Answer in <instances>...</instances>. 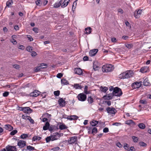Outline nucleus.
<instances>
[{"label":"nucleus","instance_id":"nucleus-36","mask_svg":"<svg viewBox=\"0 0 151 151\" xmlns=\"http://www.w3.org/2000/svg\"><path fill=\"white\" fill-rule=\"evenodd\" d=\"M126 124L128 125H130V124H134V123L133 120H129L126 121Z\"/></svg>","mask_w":151,"mask_h":151},{"label":"nucleus","instance_id":"nucleus-5","mask_svg":"<svg viewBox=\"0 0 151 151\" xmlns=\"http://www.w3.org/2000/svg\"><path fill=\"white\" fill-rule=\"evenodd\" d=\"M86 96L83 93H80L78 94L77 97L79 101H83L86 100Z\"/></svg>","mask_w":151,"mask_h":151},{"label":"nucleus","instance_id":"nucleus-4","mask_svg":"<svg viewBox=\"0 0 151 151\" xmlns=\"http://www.w3.org/2000/svg\"><path fill=\"white\" fill-rule=\"evenodd\" d=\"M122 94L121 90L119 88L116 87L114 88L113 89L112 93V95L114 96H120Z\"/></svg>","mask_w":151,"mask_h":151},{"label":"nucleus","instance_id":"nucleus-60","mask_svg":"<svg viewBox=\"0 0 151 151\" xmlns=\"http://www.w3.org/2000/svg\"><path fill=\"white\" fill-rule=\"evenodd\" d=\"M113 96V95L112 96V95H108L106 96L107 97L106 98L107 99H108V100L111 99H112V96Z\"/></svg>","mask_w":151,"mask_h":151},{"label":"nucleus","instance_id":"nucleus-61","mask_svg":"<svg viewBox=\"0 0 151 151\" xmlns=\"http://www.w3.org/2000/svg\"><path fill=\"white\" fill-rule=\"evenodd\" d=\"M11 42L14 45H16L17 44V42L16 40H14V39H12V40L11 41Z\"/></svg>","mask_w":151,"mask_h":151},{"label":"nucleus","instance_id":"nucleus-55","mask_svg":"<svg viewBox=\"0 0 151 151\" xmlns=\"http://www.w3.org/2000/svg\"><path fill=\"white\" fill-rule=\"evenodd\" d=\"M88 86H85L84 88V92L85 93L87 94L88 93L87 91Z\"/></svg>","mask_w":151,"mask_h":151},{"label":"nucleus","instance_id":"nucleus-25","mask_svg":"<svg viewBox=\"0 0 151 151\" xmlns=\"http://www.w3.org/2000/svg\"><path fill=\"white\" fill-rule=\"evenodd\" d=\"M25 150H28L30 151L32 150H36L35 149L34 147L30 145H29L27 146V148L25 149Z\"/></svg>","mask_w":151,"mask_h":151},{"label":"nucleus","instance_id":"nucleus-24","mask_svg":"<svg viewBox=\"0 0 151 151\" xmlns=\"http://www.w3.org/2000/svg\"><path fill=\"white\" fill-rule=\"evenodd\" d=\"M56 129V127L55 125H50L48 130L50 132L54 131Z\"/></svg>","mask_w":151,"mask_h":151},{"label":"nucleus","instance_id":"nucleus-23","mask_svg":"<svg viewBox=\"0 0 151 151\" xmlns=\"http://www.w3.org/2000/svg\"><path fill=\"white\" fill-rule=\"evenodd\" d=\"M78 118V116H77L74 115L68 116L67 117V119L70 120L77 119Z\"/></svg>","mask_w":151,"mask_h":151},{"label":"nucleus","instance_id":"nucleus-22","mask_svg":"<svg viewBox=\"0 0 151 151\" xmlns=\"http://www.w3.org/2000/svg\"><path fill=\"white\" fill-rule=\"evenodd\" d=\"M50 124L48 122H46L45 125L43 127V129L44 130H46L48 129L50 127Z\"/></svg>","mask_w":151,"mask_h":151},{"label":"nucleus","instance_id":"nucleus-20","mask_svg":"<svg viewBox=\"0 0 151 151\" xmlns=\"http://www.w3.org/2000/svg\"><path fill=\"white\" fill-rule=\"evenodd\" d=\"M70 1V0H65L61 4V7L64 8L66 6Z\"/></svg>","mask_w":151,"mask_h":151},{"label":"nucleus","instance_id":"nucleus-47","mask_svg":"<svg viewBox=\"0 0 151 151\" xmlns=\"http://www.w3.org/2000/svg\"><path fill=\"white\" fill-rule=\"evenodd\" d=\"M40 67L41 69L45 68H46L47 65L46 64H44V63H41L40 65Z\"/></svg>","mask_w":151,"mask_h":151},{"label":"nucleus","instance_id":"nucleus-44","mask_svg":"<svg viewBox=\"0 0 151 151\" xmlns=\"http://www.w3.org/2000/svg\"><path fill=\"white\" fill-rule=\"evenodd\" d=\"M132 139L133 142H137L138 139V138L135 136H132Z\"/></svg>","mask_w":151,"mask_h":151},{"label":"nucleus","instance_id":"nucleus-48","mask_svg":"<svg viewBox=\"0 0 151 151\" xmlns=\"http://www.w3.org/2000/svg\"><path fill=\"white\" fill-rule=\"evenodd\" d=\"M27 119L32 124H34V121L30 116H27Z\"/></svg>","mask_w":151,"mask_h":151},{"label":"nucleus","instance_id":"nucleus-13","mask_svg":"<svg viewBox=\"0 0 151 151\" xmlns=\"http://www.w3.org/2000/svg\"><path fill=\"white\" fill-rule=\"evenodd\" d=\"M77 140V137H71L68 140V142L70 144H72L75 143Z\"/></svg>","mask_w":151,"mask_h":151},{"label":"nucleus","instance_id":"nucleus-53","mask_svg":"<svg viewBox=\"0 0 151 151\" xmlns=\"http://www.w3.org/2000/svg\"><path fill=\"white\" fill-rule=\"evenodd\" d=\"M27 50L28 51H30L32 50V47L30 46H28L26 48Z\"/></svg>","mask_w":151,"mask_h":151},{"label":"nucleus","instance_id":"nucleus-51","mask_svg":"<svg viewBox=\"0 0 151 151\" xmlns=\"http://www.w3.org/2000/svg\"><path fill=\"white\" fill-rule=\"evenodd\" d=\"M60 148L59 147H55L52 148L51 150H53V151H57L59 150Z\"/></svg>","mask_w":151,"mask_h":151},{"label":"nucleus","instance_id":"nucleus-41","mask_svg":"<svg viewBox=\"0 0 151 151\" xmlns=\"http://www.w3.org/2000/svg\"><path fill=\"white\" fill-rule=\"evenodd\" d=\"M77 1V0H76V1H74L73 3L72 7V10L73 11H74L76 8V6L77 5V3L76 2Z\"/></svg>","mask_w":151,"mask_h":151},{"label":"nucleus","instance_id":"nucleus-62","mask_svg":"<svg viewBox=\"0 0 151 151\" xmlns=\"http://www.w3.org/2000/svg\"><path fill=\"white\" fill-rule=\"evenodd\" d=\"M31 55L32 56H35L37 55V53L35 51H32Z\"/></svg>","mask_w":151,"mask_h":151},{"label":"nucleus","instance_id":"nucleus-45","mask_svg":"<svg viewBox=\"0 0 151 151\" xmlns=\"http://www.w3.org/2000/svg\"><path fill=\"white\" fill-rule=\"evenodd\" d=\"M139 145L143 147H145L146 146V144L143 142H139Z\"/></svg>","mask_w":151,"mask_h":151},{"label":"nucleus","instance_id":"nucleus-17","mask_svg":"<svg viewBox=\"0 0 151 151\" xmlns=\"http://www.w3.org/2000/svg\"><path fill=\"white\" fill-rule=\"evenodd\" d=\"M74 71L75 73L79 75H81L83 73V71L80 68H75Z\"/></svg>","mask_w":151,"mask_h":151},{"label":"nucleus","instance_id":"nucleus-2","mask_svg":"<svg viewBox=\"0 0 151 151\" xmlns=\"http://www.w3.org/2000/svg\"><path fill=\"white\" fill-rule=\"evenodd\" d=\"M133 74V72L132 70H129L120 74L119 77L122 79L128 78L132 77Z\"/></svg>","mask_w":151,"mask_h":151},{"label":"nucleus","instance_id":"nucleus-34","mask_svg":"<svg viewBox=\"0 0 151 151\" xmlns=\"http://www.w3.org/2000/svg\"><path fill=\"white\" fill-rule=\"evenodd\" d=\"M87 101L90 104H91L93 102V99L91 96L88 97Z\"/></svg>","mask_w":151,"mask_h":151},{"label":"nucleus","instance_id":"nucleus-35","mask_svg":"<svg viewBox=\"0 0 151 151\" xmlns=\"http://www.w3.org/2000/svg\"><path fill=\"white\" fill-rule=\"evenodd\" d=\"M61 83L64 85H67L68 84V82L65 79H62L61 80Z\"/></svg>","mask_w":151,"mask_h":151},{"label":"nucleus","instance_id":"nucleus-8","mask_svg":"<svg viewBox=\"0 0 151 151\" xmlns=\"http://www.w3.org/2000/svg\"><path fill=\"white\" fill-rule=\"evenodd\" d=\"M40 92L39 91L35 90L32 92L30 93L29 95L31 97H37L40 95Z\"/></svg>","mask_w":151,"mask_h":151},{"label":"nucleus","instance_id":"nucleus-49","mask_svg":"<svg viewBox=\"0 0 151 151\" xmlns=\"http://www.w3.org/2000/svg\"><path fill=\"white\" fill-rule=\"evenodd\" d=\"M93 69L95 70H98L99 68V66L96 65L94 63H93Z\"/></svg>","mask_w":151,"mask_h":151},{"label":"nucleus","instance_id":"nucleus-59","mask_svg":"<svg viewBox=\"0 0 151 151\" xmlns=\"http://www.w3.org/2000/svg\"><path fill=\"white\" fill-rule=\"evenodd\" d=\"M27 37L30 41H32L33 40V39L32 38V37L30 35H27Z\"/></svg>","mask_w":151,"mask_h":151},{"label":"nucleus","instance_id":"nucleus-63","mask_svg":"<svg viewBox=\"0 0 151 151\" xmlns=\"http://www.w3.org/2000/svg\"><path fill=\"white\" fill-rule=\"evenodd\" d=\"M14 29L16 30V31H17L19 30V27L18 25H16L14 27Z\"/></svg>","mask_w":151,"mask_h":151},{"label":"nucleus","instance_id":"nucleus-40","mask_svg":"<svg viewBox=\"0 0 151 151\" xmlns=\"http://www.w3.org/2000/svg\"><path fill=\"white\" fill-rule=\"evenodd\" d=\"M101 91L103 92H106L108 90V88L107 87H102V86H101Z\"/></svg>","mask_w":151,"mask_h":151},{"label":"nucleus","instance_id":"nucleus-14","mask_svg":"<svg viewBox=\"0 0 151 151\" xmlns=\"http://www.w3.org/2000/svg\"><path fill=\"white\" fill-rule=\"evenodd\" d=\"M98 50L97 49H93L90 50L89 54L90 56H94L97 52Z\"/></svg>","mask_w":151,"mask_h":151},{"label":"nucleus","instance_id":"nucleus-7","mask_svg":"<svg viewBox=\"0 0 151 151\" xmlns=\"http://www.w3.org/2000/svg\"><path fill=\"white\" fill-rule=\"evenodd\" d=\"M106 110L108 113L114 114L116 112V110L113 108L108 107L106 108Z\"/></svg>","mask_w":151,"mask_h":151},{"label":"nucleus","instance_id":"nucleus-21","mask_svg":"<svg viewBox=\"0 0 151 151\" xmlns=\"http://www.w3.org/2000/svg\"><path fill=\"white\" fill-rule=\"evenodd\" d=\"M72 86L76 89H81L82 88L81 86L77 83L74 84V85H72Z\"/></svg>","mask_w":151,"mask_h":151},{"label":"nucleus","instance_id":"nucleus-6","mask_svg":"<svg viewBox=\"0 0 151 151\" xmlns=\"http://www.w3.org/2000/svg\"><path fill=\"white\" fill-rule=\"evenodd\" d=\"M142 81L134 82L132 84V86L133 89L138 88L141 87L142 85Z\"/></svg>","mask_w":151,"mask_h":151},{"label":"nucleus","instance_id":"nucleus-26","mask_svg":"<svg viewBox=\"0 0 151 151\" xmlns=\"http://www.w3.org/2000/svg\"><path fill=\"white\" fill-rule=\"evenodd\" d=\"M13 3L12 0H9L6 3V6L8 7H10Z\"/></svg>","mask_w":151,"mask_h":151},{"label":"nucleus","instance_id":"nucleus-29","mask_svg":"<svg viewBox=\"0 0 151 151\" xmlns=\"http://www.w3.org/2000/svg\"><path fill=\"white\" fill-rule=\"evenodd\" d=\"M125 46L129 49H130L133 47V45L131 44L125 43Z\"/></svg>","mask_w":151,"mask_h":151},{"label":"nucleus","instance_id":"nucleus-11","mask_svg":"<svg viewBox=\"0 0 151 151\" xmlns=\"http://www.w3.org/2000/svg\"><path fill=\"white\" fill-rule=\"evenodd\" d=\"M18 145L20 148L24 147L26 145V142L24 140H20L18 143Z\"/></svg>","mask_w":151,"mask_h":151},{"label":"nucleus","instance_id":"nucleus-19","mask_svg":"<svg viewBox=\"0 0 151 151\" xmlns=\"http://www.w3.org/2000/svg\"><path fill=\"white\" fill-rule=\"evenodd\" d=\"M4 128L6 130H8L9 131L12 130L13 128V127L9 124H6L5 125Z\"/></svg>","mask_w":151,"mask_h":151},{"label":"nucleus","instance_id":"nucleus-18","mask_svg":"<svg viewBox=\"0 0 151 151\" xmlns=\"http://www.w3.org/2000/svg\"><path fill=\"white\" fill-rule=\"evenodd\" d=\"M62 2V0H60L58 2H56L54 4V7L55 8H58L61 5Z\"/></svg>","mask_w":151,"mask_h":151},{"label":"nucleus","instance_id":"nucleus-10","mask_svg":"<svg viewBox=\"0 0 151 151\" xmlns=\"http://www.w3.org/2000/svg\"><path fill=\"white\" fill-rule=\"evenodd\" d=\"M142 12V10L139 9L136 10L134 12V16L136 18H139Z\"/></svg>","mask_w":151,"mask_h":151},{"label":"nucleus","instance_id":"nucleus-39","mask_svg":"<svg viewBox=\"0 0 151 151\" xmlns=\"http://www.w3.org/2000/svg\"><path fill=\"white\" fill-rule=\"evenodd\" d=\"M28 137V135L26 134H22L20 136V137L23 139H25L27 137Z\"/></svg>","mask_w":151,"mask_h":151},{"label":"nucleus","instance_id":"nucleus-3","mask_svg":"<svg viewBox=\"0 0 151 151\" xmlns=\"http://www.w3.org/2000/svg\"><path fill=\"white\" fill-rule=\"evenodd\" d=\"M102 71L104 72H109L112 71L114 69L113 65L110 64H107L103 65L102 67Z\"/></svg>","mask_w":151,"mask_h":151},{"label":"nucleus","instance_id":"nucleus-33","mask_svg":"<svg viewBox=\"0 0 151 151\" xmlns=\"http://www.w3.org/2000/svg\"><path fill=\"white\" fill-rule=\"evenodd\" d=\"M97 132V129L95 127H94L92 129L91 133L93 135H94Z\"/></svg>","mask_w":151,"mask_h":151},{"label":"nucleus","instance_id":"nucleus-43","mask_svg":"<svg viewBox=\"0 0 151 151\" xmlns=\"http://www.w3.org/2000/svg\"><path fill=\"white\" fill-rule=\"evenodd\" d=\"M35 3L37 5L41 6L42 4V1L40 0H37L36 2Z\"/></svg>","mask_w":151,"mask_h":151},{"label":"nucleus","instance_id":"nucleus-27","mask_svg":"<svg viewBox=\"0 0 151 151\" xmlns=\"http://www.w3.org/2000/svg\"><path fill=\"white\" fill-rule=\"evenodd\" d=\"M85 33L87 34H90L91 32V28L90 27L86 28L85 29Z\"/></svg>","mask_w":151,"mask_h":151},{"label":"nucleus","instance_id":"nucleus-52","mask_svg":"<svg viewBox=\"0 0 151 151\" xmlns=\"http://www.w3.org/2000/svg\"><path fill=\"white\" fill-rule=\"evenodd\" d=\"M9 94L8 92L6 91L3 94V96L4 97H7Z\"/></svg>","mask_w":151,"mask_h":151},{"label":"nucleus","instance_id":"nucleus-57","mask_svg":"<svg viewBox=\"0 0 151 151\" xmlns=\"http://www.w3.org/2000/svg\"><path fill=\"white\" fill-rule=\"evenodd\" d=\"M109 129L107 127H105L103 131L104 132L106 133L109 132Z\"/></svg>","mask_w":151,"mask_h":151},{"label":"nucleus","instance_id":"nucleus-1","mask_svg":"<svg viewBox=\"0 0 151 151\" xmlns=\"http://www.w3.org/2000/svg\"><path fill=\"white\" fill-rule=\"evenodd\" d=\"M63 134L56 132L54 135L47 137L45 140L47 142H49L50 141H54L58 139L60 137L63 136Z\"/></svg>","mask_w":151,"mask_h":151},{"label":"nucleus","instance_id":"nucleus-46","mask_svg":"<svg viewBox=\"0 0 151 151\" xmlns=\"http://www.w3.org/2000/svg\"><path fill=\"white\" fill-rule=\"evenodd\" d=\"M60 91H59L58 90L57 91H54V95L56 96H58L60 95Z\"/></svg>","mask_w":151,"mask_h":151},{"label":"nucleus","instance_id":"nucleus-37","mask_svg":"<svg viewBox=\"0 0 151 151\" xmlns=\"http://www.w3.org/2000/svg\"><path fill=\"white\" fill-rule=\"evenodd\" d=\"M31 84L30 83H28L26 84H24L22 86V88H29L31 87Z\"/></svg>","mask_w":151,"mask_h":151},{"label":"nucleus","instance_id":"nucleus-50","mask_svg":"<svg viewBox=\"0 0 151 151\" xmlns=\"http://www.w3.org/2000/svg\"><path fill=\"white\" fill-rule=\"evenodd\" d=\"M17 130H14L10 132V134L11 135H14L15 134L17 133Z\"/></svg>","mask_w":151,"mask_h":151},{"label":"nucleus","instance_id":"nucleus-30","mask_svg":"<svg viewBox=\"0 0 151 151\" xmlns=\"http://www.w3.org/2000/svg\"><path fill=\"white\" fill-rule=\"evenodd\" d=\"M68 127L66 126L65 124H63L60 125L59 126V129L60 130H63L64 129H66Z\"/></svg>","mask_w":151,"mask_h":151},{"label":"nucleus","instance_id":"nucleus-16","mask_svg":"<svg viewBox=\"0 0 151 151\" xmlns=\"http://www.w3.org/2000/svg\"><path fill=\"white\" fill-rule=\"evenodd\" d=\"M148 70V67L147 66H145L142 68L140 69V72L142 73H144L147 72Z\"/></svg>","mask_w":151,"mask_h":151},{"label":"nucleus","instance_id":"nucleus-38","mask_svg":"<svg viewBox=\"0 0 151 151\" xmlns=\"http://www.w3.org/2000/svg\"><path fill=\"white\" fill-rule=\"evenodd\" d=\"M138 126L139 128L142 129H144L145 127V124L143 123L139 124Z\"/></svg>","mask_w":151,"mask_h":151},{"label":"nucleus","instance_id":"nucleus-28","mask_svg":"<svg viewBox=\"0 0 151 151\" xmlns=\"http://www.w3.org/2000/svg\"><path fill=\"white\" fill-rule=\"evenodd\" d=\"M98 123V121L95 120H93L90 122L92 126H96Z\"/></svg>","mask_w":151,"mask_h":151},{"label":"nucleus","instance_id":"nucleus-64","mask_svg":"<svg viewBox=\"0 0 151 151\" xmlns=\"http://www.w3.org/2000/svg\"><path fill=\"white\" fill-rule=\"evenodd\" d=\"M13 67L17 69H19V65L16 64L13 65Z\"/></svg>","mask_w":151,"mask_h":151},{"label":"nucleus","instance_id":"nucleus-42","mask_svg":"<svg viewBox=\"0 0 151 151\" xmlns=\"http://www.w3.org/2000/svg\"><path fill=\"white\" fill-rule=\"evenodd\" d=\"M41 69V68L40 67V66H38L35 68L34 71L35 72H37L40 71Z\"/></svg>","mask_w":151,"mask_h":151},{"label":"nucleus","instance_id":"nucleus-56","mask_svg":"<svg viewBox=\"0 0 151 151\" xmlns=\"http://www.w3.org/2000/svg\"><path fill=\"white\" fill-rule=\"evenodd\" d=\"M139 102L140 103H141L142 104H146V101L145 100H140L139 101Z\"/></svg>","mask_w":151,"mask_h":151},{"label":"nucleus","instance_id":"nucleus-54","mask_svg":"<svg viewBox=\"0 0 151 151\" xmlns=\"http://www.w3.org/2000/svg\"><path fill=\"white\" fill-rule=\"evenodd\" d=\"M63 74L61 73H58L57 75V77L58 78H61L63 76Z\"/></svg>","mask_w":151,"mask_h":151},{"label":"nucleus","instance_id":"nucleus-15","mask_svg":"<svg viewBox=\"0 0 151 151\" xmlns=\"http://www.w3.org/2000/svg\"><path fill=\"white\" fill-rule=\"evenodd\" d=\"M23 110V112L25 113H31L32 111V110L29 107H24Z\"/></svg>","mask_w":151,"mask_h":151},{"label":"nucleus","instance_id":"nucleus-12","mask_svg":"<svg viewBox=\"0 0 151 151\" xmlns=\"http://www.w3.org/2000/svg\"><path fill=\"white\" fill-rule=\"evenodd\" d=\"M60 106L62 107H64L65 105V101L62 98L60 99L58 101Z\"/></svg>","mask_w":151,"mask_h":151},{"label":"nucleus","instance_id":"nucleus-58","mask_svg":"<svg viewBox=\"0 0 151 151\" xmlns=\"http://www.w3.org/2000/svg\"><path fill=\"white\" fill-rule=\"evenodd\" d=\"M116 145L118 147H119V148L122 147V144H121V143L119 142H118L116 143Z\"/></svg>","mask_w":151,"mask_h":151},{"label":"nucleus","instance_id":"nucleus-31","mask_svg":"<svg viewBox=\"0 0 151 151\" xmlns=\"http://www.w3.org/2000/svg\"><path fill=\"white\" fill-rule=\"evenodd\" d=\"M41 139V138L38 136H35L32 138V140L33 141H35L36 140H40Z\"/></svg>","mask_w":151,"mask_h":151},{"label":"nucleus","instance_id":"nucleus-9","mask_svg":"<svg viewBox=\"0 0 151 151\" xmlns=\"http://www.w3.org/2000/svg\"><path fill=\"white\" fill-rule=\"evenodd\" d=\"M6 151H17L16 148L15 146L8 145L6 147Z\"/></svg>","mask_w":151,"mask_h":151},{"label":"nucleus","instance_id":"nucleus-32","mask_svg":"<svg viewBox=\"0 0 151 151\" xmlns=\"http://www.w3.org/2000/svg\"><path fill=\"white\" fill-rule=\"evenodd\" d=\"M149 83L148 80L147 79H145L143 82V85L145 86H148L149 85Z\"/></svg>","mask_w":151,"mask_h":151}]
</instances>
